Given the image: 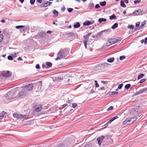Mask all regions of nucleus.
Here are the masks:
<instances>
[{
	"instance_id": "f257e3e1",
	"label": "nucleus",
	"mask_w": 147,
	"mask_h": 147,
	"mask_svg": "<svg viewBox=\"0 0 147 147\" xmlns=\"http://www.w3.org/2000/svg\"><path fill=\"white\" fill-rule=\"evenodd\" d=\"M121 40L120 37H116V38L113 37L111 38L107 41L106 43V45L108 47L109 46L113 44L120 41Z\"/></svg>"
},
{
	"instance_id": "f03ea898",
	"label": "nucleus",
	"mask_w": 147,
	"mask_h": 147,
	"mask_svg": "<svg viewBox=\"0 0 147 147\" xmlns=\"http://www.w3.org/2000/svg\"><path fill=\"white\" fill-rule=\"evenodd\" d=\"M134 118L133 117H129L127 118L123 122V125L128 124L134 123L135 121V120H134Z\"/></svg>"
},
{
	"instance_id": "7ed1b4c3",
	"label": "nucleus",
	"mask_w": 147,
	"mask_h": 147,
	"mask_svg": "<svg viewBox=\"0 0 147 147\" xmlns=\"http://www.w3.org/2000/svg\"><path fill=\"white\" fill-rule=\"evenodd\" d=\"M13 116L18 119H21L22 118L25 119H27L28 116L26 115H20L16 113H14L13 115Z\"/></svg>"
},
{
	"instance_id": "20e7f679",
	"label": "nucleus",
	"mask_w": 147,
	"mask_h": 147,
	"mask_svg": "<svg viewBox=\"0 0 147 147\" xmlns=\"http://www.w3.org/2000/svg\"><path fill=\"white\" fill-rule=\"evenodd\" d=\"M24 88L23 87H22L19 89L20 90L19 92L18 93V96L19 97H23L24 96L26 93V92L25 90H23Z\"/></svg>"
},
{
	"instance_id": "39448f33",
	"label": "nucleus",
	"mask_w": 147,
	"mask_h": 147,
	"mask_svg": "<svg viewBox=\"0 0 147 147\" xmlns=\"http://www.w3.org/2000/svg\"><path fill=\"white\" fill-rule=\"evenodd\" d=\"M2 76L5 77H9L11 75V73L8 71H2L1 74Z\"/></svg>"
},
{
	"instance_id": "423d86ee",
	"label": "nucleus",
	"mask_w": 147,
	"mask_h": 147,
	"mask_svg": "<svg viewBox=\"0 0 147 147\" xmlns=\"http://www.w3.org/2000/svg\"><path fill=\"white\" fill-rule=\"evenodd\" d=\"M23 88H24L23 90H25L27 92L32 90L33 88V85L32 84H29L28 86L23 87Z\"/></svg>"
},
{
	"instance_id": "0eeeda50",
	"label": "nucleus",
	"mask_w": 147,
	"mask_h": 147,
	"mask_svg": "<svg viewBox=\"0 0 147 147\" xmlns=\"http://www.w3.org/2000/svg\"><path fill=\"white\" fill-rule=\"evenodd\" d=\"M34 110L37 112L40 111L42 110V105L41 104H36L34 107Z\"/></svg>"
},
{
	"instance_id": "6e6552de",
	"label": "nucleus",
	"mask_w": 147,
	"mask_h": 147,
	"mask_svg": "<svg viewBox=\"0 0 147 147\" xmlns=\"http://www.w3.org/2000/svg\"><path fill=\"white\" fill-rule=\"evenodd\" d=\"M13 92H9L7 94V96H5V98L6 100H8L9 99H11L15 97L13 96Z\"/></svg>"
},
{
	"instance_id": "1a4fd4ad",
	"label": "nucleus",
	"mask_w": 147,
	"mask_h": 147,
	"mask_svg": "<svg viewBox=\"0 0 147 147\" xmlns=\"http://www.w3.org/2000/svg\"><path fill=\"white\" fill-rule=\"evenodd\" d=\"M52 2H50L48 1H47L45 3H42V4H41L40 6V7H46L47 6H49L51 4H52Z\"/></svg>"
},
{
	"instance_id": "9d476101",
	"label": "nucleus",
	"mask_w": 147,
	"mask_h": 147,
	"mask_svg": "<svg viewBox=\"0 0 147 147\" xmlns=\"http://www.w3.org/2000/svg\"><path fill=\"white\" fill-rule=\"evenodd\" d=\"M61 53V51H60L58 53V54L57 55V57L56 59H55V60H58V59H62L64 57V55L62 54Z\"/></svg>"
},
{
	"instance_id": "9b49d317",
	"label": "nucleus",
	"mask_w": 147,
	"mask_h": 147,
	"mask_svg": "<svg viewBox=\"0 0 147 147\" xmlns=\"http://www.w3.org/2000/svg\"><path fill=\"white\" fill-rule=\"evenodd\" d=\"M16 28L18 29H20L21 32H23L26 29V27L24 26H16Z\"/></svg>"
},
{
	"instance_id": "f8f14e48",
	"label": "nucleus",
	"mask_w": 147,
	"mask_h": 147,
	"mask_svg": "<svg viewBox=\"0 0 147 147\" xmlns=\"http://www.w3.org/2000/svg\"><path fill=\"white\" fill-rule=\"evenodd\" d=\"M105 138V136H102L101 137H99L97 139V140L98 141V144L100 145L102 143V142Z\"/></svg>"
},
{
	"instance_id": "ddd939ff",
	"label": "nucleus",
	"mask_w": 147,
	"mask_h": 147,
	"mask_svg": "<svg viewBox=\"0 0 147 147\" xmlns=\"http://www.w3.org/2000/svg\"><path fill=\"white\" fill-rule=\"evenodd\" d=\"M94 22V21L92 20L91 21H86L84 22L83 23V25L84 26H89Z\"/></svg>"
},
{
	"instance_id": "4468645a",
	"label": "nucleus",
	"mask_w": 147,
	"mask_h": 147,
	"mask_svg": "<svg viewBox=\"0 0 147 147\" xmlns=\"http://www.w3.org/2000/svg\"><path fill=\"white\" fill-rule=\"evenodd\" d=\"M88 38H89V37H85V39L84 40V46H85V47L86 48H87V44H86V43L88 42H90V41H89V40Z\"/></svg>"
},
{
	"instance_id": "2eb2a0df",
	"label": "nucleus",
	"mask_w": 147,
	"mask_h": 147,
	"mask_svg": "<svg viewBox=\"0 0 147 147\" xmlns=\"http://www.w3.org/2000/svg\"><path fill=\"white\" fill-rule=\"evenodd\" d=\"M60 51H62V54L64 55V57L65 56V55H67V53H68V51L66 49H63V50H61Z\"/></svg>"
},
{
	"instance_id": "dca6fc26",
	"label": "nucleus",
	"mask_w": 147,
	"mask_h": 147,
	"mask_svg": "<svg viewBox=\"0 0 147 147\" xmlns=\"http://www.w3.org/2000/svg\"><path fill=\"white\" fill-rule=\"evenodd\" d=\"M142 11L141 9H138L137 10H136L135 13L137 14H141L142 12Z\"/></svg>"
},
{
	"instance_id": "f3484780",
	"label": "nucleus",
	"mask_w": 147,
	"mask_h": 147,
	"mask_svg": "<svg viewBox=\"0 0 147 147\" xmlns=\"http://www.w3.org/2000/svg\"><path fill=\"white\" fill-rule=\"evenodd\" d=\"M106 19L102 18H100L98 20V22L99 23H101L103 22H106Z\"/></svg>"
},
{
	"instance_id": "a211bd4d",
	"label": "nucleus",
	"mask_w": 147,
	"mask_h": 147,
	"mask_svg": "<svg viewBox=\"0 0 147 147\" xmlns=\"http://www.w3.org/2000/svg\"><path fill=\"white\" fill-rule=\"evenodd\" d=\"M55 17H57L58 16V12L55 9H54L53 11Z\"/></svg>"
},
{
	"instance_id": "6ab92c4d",
	"label": "nucleus",
	"mask_w": 147,
	"mask_h": 147,
	"mask_svg": "<svg viewBox=\"0 0 147 147\" xmlns=\"http://www.w3.org/2000/svg\"><path fill=\"white\" fill-rule=\"evenodd\" d=\"M6 113L4 111L2 112L0 114V119H2L4 117V115Z\"/></svg>"
},
{
	"instance_id": "aec40b11",
	"label": "nucleus",
	"mask_w": 147,
	"mask_h": 147,
	"mask_svg": "<svg viewBox=\"0 0 147 147\" xmlns=\"http://www.w3.org/2000/svg\"><path fill=\"white\" fill-rule=\"evenodd\" d=\"M141 94L147 91V88H144L140 90Z\"/></svg>"
},
{
	"instance_id": "412c9836",
	"label": "nucleus",
	"mask_w": 147,
	"mask_h": 147,
	"mask_svg": "<svg viewBox=\"0 0 147 147\" xmlns=\"http://www.w3.org/2000/svg\"><path fill=\"white\" fill-rule=\"evenodd\" d=\"M114 59V57H111L107 59V61L109 62H113Z\"/></svg>"
},
{
	"instance_id": "4be33fe9",
	"label": "nucleus",
	"mask_w": 147,
	"mask_h": 147,
	"mask_svg": "<svg viewBox=\"0 0 147 147\" xmlns=\"http://www.w3.org/2000/svg\"><path fill=\"white\" fill-rule=\"evenodd\" d=\"M80 26V24L79 22H77L76 24L74 25V28H77L79 27Z\"/></svg>"
},
{
	"instance_id": "5701e85b",
	"label": "nucleus",
	"mask_w": 147,
	"mask_h": 147,
	"mask_svg": "<svg viewBox=\"0 0 147 147\" xmlns=\"http://www.w3.org/2000/svg\"><path fill=\"white\" fill-rule=\"evenodd\" d=\"M144 74H140L138 75V78H137L138 80H139V79H141L142 78L144 77Z\"/></svg>"
},
{
	"instance_id": "b1692460",
	"label": "nucleus",
	"mask_w": 147,
	"mask_h": 147,
	"mask_svg": "<svg viewBox=\"0 0 147 147\" xmlns=\"http://www.w3.org/2000/svg\"><path fill=\"white\" fill-rule=\"evenodd\" d=\"M140 22H138L136 23V26L137 29H139L140 28Z\"/></svg>"
},
{
	"instance_id": "393cba45",
	"label": "nucleus",
	"mask_w": 147,
	"mask_h": 147,
	"mask_svg": "<svg viewBox=\"0 0 147 147\" xmlns=\"http://www.w3.org/2000/svg\"><path fill=\"white\" fill-rule=\"evenodd\" d=\"M120 5L121 6L123 7H126V6L124 2L122 0H121V1Z\"/></svg>"
},
{
	"instance_id": "a878e982",
	"label": "nucleus",
	"mask_w": 147,
	"mask_h": 147,
	"mask_svg": "<svg viewBox=\"0 0 147 147\" xmlns=\"http://www.w3.org/2000/svg\"><path fill=\"white\" fill-rule=\"evenodd\" d=\"M116 18L115 15L114 14L110 16L109 19L111 20H113L114 19H116Z\"/></svg>"
},
{
	"instance_id": "bb28decb",
	"label": "nucleus",
	"mask_w": 147,
	"mask_h": 147,
	"mask_svg": "<svg viewBox=\"0 0 147 147\" xmlns=\"http://www.w3.org/2000/svg\"><path fill=\"white\" fill-rule=\"evenodd\" d=\"M118 24L117 23H115L112 26V28L113 29H115V28H117L118 27Z\"/></svg>"
},
{
	"instance_id": "cd10ccee",
	"label": "nucleus",
	"mask_w": 147,
	"mask_h": 147,
	"mask_svg": "<svg viewBox=\"0 0 147 147\" xmlns=\"http://www.w3.org/2000/svg\"><path fill=\"white\" fill-rule=\"evenodd\" d=\"M100 5L102 6H105L106 4V1H103L100 3Z\"/></svg>"
},
{
	"instance_id": "c85d7f7f",
	"label": "nucleus",
	"mask_w": 147,
	"mask_h": 147,
	"mask_svg": "<svg viewBox=\"0 0 147 147\" xmlns=\"http://www.w3.org/2000/svg\"><path fill=\"white\" fill-rule=\"evenodd\" d=\"M145 25V22H142L140 25V28H142L143 27V26Z\"/></svg>"
},
{
	"instance_id": "c756f323",
	"label": "nucleus",
	"mask_w": 147,
	"mask_h": 147,
	"mask_svg": "<svg viewBox=\"0 0 147 147\" xmlns=\"http://www.w3.org/2000/svg\"><path fill=\"white\" fill-rule=\"evenodd\" d=\"M131 86L130 84H127L125 85V88L126 89H128Z\"/></svg>"
},
{
	"instance_id": "7c9ffc66",
	"label": "nucleus",
	"mask_w": 147,
	"mask_h": 147,
	"mask_svg": "<svg viewBox=\"0 0 147 147\" xmlns=\"http://www.w3.org/2000/svg\"><path fill=\"white\" fill-rule=\"evenodd\" d=\"M46 64L48 67H50L52 65V63L50 62H47Z\"/></svg>"
},
{
	"instance_id": "2f4dec72",
	"label": "nucleus",
	"mask_w": 147,
	"mask_h": 147,
	"mask_svg": "<svg viewBox=\"0 0 147 147\" xmlns=\"http://www.w3.org/2000/svg\"><path fill=\"white\" fill-rule=\"evenodd\" d=\"M72 107L74 108H76L77 106V105L76 103H73L72 104Z\"/></svg>"
},
{
	"instance_id": "473e14b6",
	"label": "nucleus",
	"mask_w": 147,
	"mask_h": 147,
	"mask_svg": "<svg viewBox=\"0 0 147 147\" xmlns=\"http://www.w3.org/2000/svg\"><path fill=\"white\" fill-rule=\"evenodd\" d=\"M113 107L112 106H110L107 109V111H110L113 109Z\"/></svg>"
},
{
	"instance_id": "72a5a7b5",
	"label": "nucleus",
	"mask_w": 147,
	"mask_h": 147,
	"mask_svg": "<svg viewBox=\"0 0 147 147\" xmlns=\"http://www.w3.org/2000/svg\"><path fill=\"white\" fill-rule=\"evenodd\" d=\"M146 81V79H143L142 80H141L139 82L140 83H142L143 82H145Z\"/></svg>"
},
{
	"instance_id": "f704fd0d",
	"label": "nucleus",
	"mask_w": 147,
	"mask_h": 147,
	"mask_svg": "<svg viewBox=\"0 0 147 147\" xmlns=\"http://www.w3.org/2000/svg\"><path fill=\"white\" fill-rule=\"evenodd\" d=\"M7 58L8 60H12L13 59V57L11 55L8 56Z\"/></svg>"
},
{
	"instance_id": "c9c22d12",
	"label": "nucleus",
	"mask_w": 147,
	"mask_h": 147,
	"mask_svg": "<svg viewBox=\"0 0 147 147\" xmlns=\"http://www.w3.org/2000/svg\"><path fill=\"white\" fill-rule=\"evenodd\" d=\"M141 1L140 0H136L134 1V3L135 4L139 3Z\"/></svg>"
},
{
	"instance_id": "e433bc0d",
	"label": "nucleus",
	"mask_w": 147,
	"mask_h": 147,
	"mask_svg": "<svg viewBox=\"0 0 147 147\" xmlns=\"http://www.w3.org/2000/svg\"><path fill=\"white\" fill-rule=\"evenodd\" d=\"M125 58V57L123 56H121L120 57L119 59L120 60H121Z\"/></svg>"
},
{
	"instance_id": "4c0bfd02",
	"label": "nucleus",
	"mask_w": 147,
	"mask_h": 147,
	"mask_svg": "<svg viewBox=\"0 0 147 147\" xmlns=\"http://www.w3.org/2000/svg\"><path fill=\"white\" fill-rule=\"evenodd\" d=\"M123 86V84H122L119 85L118 87V88L119 89L121 88Z\"/></svg>"
},
{
	"instance_id": "58836bf2",
	"label": "nucleus",
	"mask_w": 147,
	"mask_h": 147,
	"mask_svg": "<svg viewBox=\"0 0 147 147\" xmlns=\"http://www.w3.org/2000/svg\"><path fill=\"white\" fill-rule=\"evenodd\" d=\"M35 1V0H30V2L31 4H33Z\"/></svg>"
},
{
	"instance_id": "ea45409f",
	"label": "nucleus",
	"mask_w": 147,
	"mask_h": 147,
	"mask_svg": "<svg viewBox=\"0 0 147 147\" xmlns=\"http://www.w3.org/2000/svg\"><path fill=\"white\" fill-rule=\"evenodd\" d=\"M68 11L69 12H71L73 10V9L72 8H69L67 9Z\"/></svg>"
},
{
	"instance_id": "a19ab883",
	"label": "nucleus",
	"mask_w": 147,
	"mask_h": 147,
	"mask_svg": "<svg viewBox=\"0 0 147 147\" xmlns=\"http://www.w3.org/2000/svg\"><path fill=\"white\" fill-rule=\"evenodd\" d=\"M95 7L96 9H98L100 7V6L98 4H96Z\"/></svg>"
},
{
	"instance_id": "79ce46f5",
	"label": "nucleus",
	"mask_w": 147,
	"mask_h": 147,
	"mask_svg": "<svg viewBox=\"0 0 147 147\" xmlns=\"http://www.w3.org/2000/svg\"><path fill=\"white\" fill-rule=\"evenodd\" d=\"M140 94H141V93L140 92V90H139V91L136 92V93L135 94V95H139Z\"/></svg>"
},
{
	"instance_id": "37998d69",
	"label": "nucleus",
	"mask_w": 147,
	"mask_h": 147,
	"mask_svg": "<svg viewBox=\"0 0 147 147\" xmlns=\"http://www.w3.org/2000/svg\"><path fill=\"white\" fill-rule=\"evenodd\" d=\"M37 84L38 85H40L41 86H42V81H40L39 82H37Z\"/></svg>"
},
{
	"instance_id": "c03bdc74",
	"label": "nucleus",
	"mask_w": 147,
	"mask_h": 147,
	"mask_svg": "<svg viewBox=\"0 0 147 147\" xmlns=\"http://www.w3.org/2000/svg\"><path fill=\"white\" fill-rule=\"evenodd\" d=\"M36 68L37 69H40V66L38 64H37L36 65Z\"/></svg>"
},
{
	"instance_id": "a18cd8bd",
	"label": "nucleus",
	"mask_w": 147,
	"mask_h": 147,
	"mask_svg": "<svg viewBox=\"0 0 147 147\" xmlns=\"http://www.w3.org/2000/svg\"><path fill=\"white\" fill-rule=\"evenodd\" d=\"M128 28L130 29H133L134 28V26L133 25H130L128 26Z\"/></svg>"
},
{
	"instance_id": "49530a36",
	"label": "nucleus",
	"mask_w": 147,
	"mask_h": 147,
	"mask_svg": "<svg viewBox=\"0 0 147 147\" xmlns=\"http://www.w3.org/2000/svg\"><path fill=\"white\" fill-rule=\"evenodd\" d=\"M113 121L112 120V119H111L107 123L108 124H110Z\"/></svg>"
},
{
	"instance_id": "de8ad7c7",
	"label": "nucleus",
	"mask_w": 147,
	"mask_h": 147,
	"mask_svg": "<svg viewBox=\"0 0 147 147\" xmlns=\"http://www.w3.org/2000/svg\"><path fill=\"white\" fill-rule=\"evenodd\" d=\"M118 118V117L117 116H115L113 118H112V120L113 121H114V120H115V119L117 118Z\"/></svg>"
},
{
	"instance_id": "09e8293b",
	"label": "nucleus",
	"mask_w": 147,
	"mask_h": 147,
	"mask_svg": "<svg viewBox=\"0 0 147 147\" xmlns=\"http://www.w3.org/2000/svg\"><path fill=\"white\" fill-rule=\"evenodd\" d=\"M118 118V117L117 116H115L113 118H112V120L113 121H114V120H115V119L117 118Z\"/></svg>"
},
{
	"instance_id": "8fccbe9b",
	"label": "nucleus",
	"mask_w": 147,
	"mask_h": 147,
	"mask_svg": "<svg viewBox=\"0 0 147 147\" xmlns=\"http://www.w3.org/2000/svg\"><path fill=\"white\" fill-rule=\"evenodd\" d=\"M91 34L92 32H89L88 34H86V36H91Z\"/></svg>"
},
{
	"instance_id": "3c124183",
	"label": "nucleus",
	"mask_w": 147,
	"mask_h": 147,
	"mask_svg": "<svg viewBox=\"0 0 147 147\" xmlns=\"http://www.w3.org/2000/svg\"><path fill=\"white\" fill-rule=\"evenodd\" d=\"M144 43L145 44L147 43V37H146L144 39Z\"/></svg>"
},
{
	"instance_id": "603ef678",
	"label": "nucleus",
	"mask_w": 147,
	"mask_h": 147,
	"mask_svg": "<svg viewBox=\"0 0 147 147\" xmlns=\"http://www.w3.org/2000/svg\"><path fill=\"white\" fill-rule=\"evenodd\" d=\"M105 89V88L104 86H102L100 88V90H104Z\"/></svg>"
},
{
	"instance_id": "864d4df0",
	"label": "nucleus",
	"mask_w": 147,
	"mask_h": 147,
	"mask_svg": "<svg viewBox=\"0 0 147 147\" xmlns=\"http://www.w3.org/2000/svg\"><path fill=\"white\" fill-rule=\"evenodd\" d=\"M37 2H38L39 3H42V0H37Z\"/></svg>"
},
{
	"instance_id": "5fc2aeb1",
	"label": "nucleus",
	"mask_w": 147,
	"mask_h": 147,
	"mask_svg": "<svg viewBox=\"0 0 147 147\" xmlns=\"http://www.w3.org/2000/svg\"><path fill=\"white\" fill-rule=\"evenodd\" d=\"M101 82H102V83L104 84H105L107 83V82L102 81H101Z\"/></svg>"
},
{
	"instance_id": "6e6d98bb",
	"label": "nucleus",
	"mask_w": 147,
	"mask_h": 147,
	"mask_svg": "<svg viewBox=\"0 0 147 147\" xmlns=\"http://www.w3.org/2000/svg\"><path fill=\"white\" fill-rule=\"evenodd\" d=\"M84 147H90V146L89 144H86Z\"/></svg>"
},
{
	"instance_id": "4d7b16f0",
	"label": "nucleus",
	"mask_w": 147,
	"mask_h": 147,
	"mask_svg": "<svg viewBox=\"0 0 147 147\" xmlns=\"http://www.w3.org/2000/svg\"><path fill=\"white\" fill-rule=\"evenodd\" d=\"M95 87L96 88H98L99 87V85L98 83L95 84Z\"/></svg>"
},
{
	"instance_id": "13d9d810",
	"label": "nucleus",
	"mask_w": 147,
	"mask_h": 147,
	"mask_svg": "<svg viewBox=\"0 0 147 147\" xmlns=\"http://www.w3.org/2000/svg\"><path fill=\"white\" fill-rule=\"evenodd\" d=\"M18 60L19 61H22V59L21 57H19L18 59Z\"/></svg>"
},
{
	"instance_id": "bf43d9fd",
	"label": "nucleus",
	"mask_w": 147,
	"mask_h": 147,
	"mask_svg": "<svg viewBox=\"0 0 147 147\" xmlns=\"http://www.w3.org/2000/svg\"><path fill=\"white\" fill-rule=\"evenodd\" d=\"M125 1V3H128V0H123Z\"/></svg>"
},
{
	"instance_id": "052dcab7",
	"label": "nucleus",
	"mask_w": 147,
	"mask_h": 147,
	"mask_svg": "<svg viewBox=\"0 0 147 147\" xmlns=\"http://www.w3.org/2000/svg\"><path fill=\"white\" fill-rule=\"evenodd\" d=\"M67 104H65V105H63V106H62V107L63 108H64L66 106H67Z\"/></svg>"
},
{
	"instance_id": "680f3d73",
	"label": "nucleus",
	"mask_w": 147,
	"mask_h": 147,
	"mask_svg": "<svg viewBox=\"0 0 147 147\" xmlns=\"http://www.w3.org/2000/svg\"><path fill=\"white\" fill-rule=\"evenodd\" d=\"M3 37H0V42H1V41L3 40Z\"/></svg>"
},
{
	"instance_id": "e2e57ef3",
	"label": "nucleus",
	"mask_w": 147,
	"mask_h": 147,
	"mask_svg": "<svg viewBox=\"0 0 147 147\" xmlns=\"http://www.w3.org/2000/svg\"><path fill=\"white\" fill-rule=\"evenodd\" d=\"M47 34H50L51 33V31L49 30L47 32Z\"/></svg>"
},
{
	"instance_id": "0e129e2a",
	"label": "nucleus",
	"mask_w": 147,
	"mask_h": 147,
	"mask_svg": "<svg viewBox=\"0 0 147 147\" xmlns=\"http://www.w3.org/2000/svg\"><path fill=\"white\" fill-rule=\"evenodd\" d=\"M1 31H0V36L1 37H3V36L1 34Z\"/></svg>"
},
{
	"instance_id": "69168bd1",
	"label": "nucleus",
	"mask_w": 147,
	"mask_h": 147,
	"mask_svg": "<svg viewBox=\"0 0 147 147\" xmlns=\"http://www.w3.org/2000/svg\"><path fill=\"white\" fill-rule=\"evenodd\" d=\"M19 0L22 3H23L24 1V0Z\"/></svg>"
},
{
	"instance_id": "338daca9",
	"label": "nucleus",
	"mask_w": 147,
	"mask_h": 147,
	"mask_svg": "<svg viewBox=\"0 0 147 147\" xmlns=\"http://www.w3.org/2000/svg\"><path fill=\"white\" fill-rule=\"evenodd\" d=\"M117 93H118V92H112V94H117Z\"/></svg>"
},
{
	"instance_id": "774afa93",
	"label": "nucleus",
	"mask_w": 147,
	"mask_h": 147,
	"mask_svg": "<svg viewBox=\"0 0 147 147\" xmlns=\"http://www.w3.org/2000/svg\"><path fill=\"white\" fill-rule=\"evenodd\" d=\"M108 64L107 63H104L103 64H102V65H104L107 66Z\"/></svg>"
}]
</instances>
